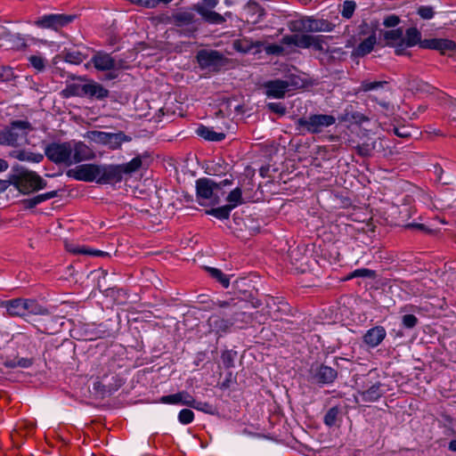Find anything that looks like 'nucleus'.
I'll return each mask as SVG.
<instances>
[{
  "mask_svg": "<svg viewBox=\"0 0 456 456\" xmlns=\"http://www.w3.org/2000/svg\"><path fill=\"white\" fill-rule=\"evenodd\" d=\"M142 159V156H136L131 161L122 165H98L97 183L113 184L121 182L123 175H131L141 168Z\"/></svg>",
  "mask_w": 456,
  "mask_h": 456,
  "instance_id": "nucleus-1",
  "label": "nucleus"
},
{
  "mask_svg": "<svg viewBox=\"0 0 456 456\" xmlns=\"http://www.w3.org/2000/svg\"><path fill=\"white\" fill-rule=\"evenodd\" d=\"M17 174L11 176V183L23 194H29L34 191L45 189L47 183L36 172L29 171L21 167H14Z\"/></svg>",
  "mask_w": 456,
  "mask_h": 456,
  "instance_id": "nucleus-2",
  "label": "nucleus"
},
{
  "mask_svg": "<svg viewBox=\"0 0 456 456\" xmlns=\"http://www.w3.org/2000/svg\"><path fill=\"white\" fill-rule=\"evenodd\" d=\"M34 127L27 120H13L9 126L0 131V145L18 147L20 141L26 140L29 132Z\"/></svg>",
  "mask_w": 456,
  "mask_h": 456,
  "instance_id": "nucleus-3",
  "label": "nucleus"
},
{
  "mask_svg": "<svg viewBox=\"0 0 456 456\" xmlns=\"http://www.w3.org/2000/svg\"><path fill=\"white\" fill-rule=\"evenodd\" d=\"M232 179L225 178L220 182H216L210 178H200L196 181V193L200 200H209L211 205H216L220 202L218 190L224 186L231 185Z\"/></svg>",
  "mask_w": 456,
  "mask_h": 456,
  "instance_id": "nucleus-4",
  "label": "nucleus"
},
{
  "mask_svg": "<svg viewBox=\"0 0 456 456\" xmlns=\"http://www.w3.org/2000/svg\"><path fill=\"white\" fill-rule=\"evenodd\" d=\"M336 118L332 115L327 114H314L306 118H300L297 120V129L302 132H308L310 134H319L324 127L334 125Z\"/></svg>",
  "mask_w": 456,
  "mask_h": 456,
  "instance_id": "nucleus-5",
  "label": "nucleus"
},
{
  "mask_svg": "<svg viewBox=\"0 0 456 456\" xmlns=\"http://www.w3.org/2000/svg\"><path fill=\"white\" fill-rule=\"evenodd\" d=\"M72 143L70 142H51L45 148L46 158L56 165L64 164L71 166L72 161Z\"/></svg>",
  "mask_w": 456,
  "mask_h": 456,
  "instance_id": "nucleus-6",
  "label": "nucleus"
},
{
  "mask_svg": "<svg viewBox=\"0 0 456 456\" xmlns=\"http://www.w3.org/2000/svg\"><path fill=\"white\" fill-rule=\"evenodd\" d=\"M298 80L299 77L297 76L291 75L285 80L274 79L267 81L264 84L265 94L268 97L276 99L284 98L288 91L298 86Z\"/></svg>",
  "mask_w": 456,
  "mask_h": 456,
  "instance_id": "nucleus-7",
  "label": "nucleus"
},
{
  "mask_svg": "<svg viewBox=\"0 0 456 456\" xmlns=\"http://www.w3.org/2000/svg\"><path fill=\"white\" fill-rule=\"evenodd\" d=\"M334 25L325 20H315L312 18H303L291 23L290 29L299 33H312L321 31H331Z\"/></svg>",
  "mask_w": 456,
  "mask_h": 456,
  "instance_id": "nucleus-8",
  "label": "nucleus"
},
{
  "mask_svg": "<svg viewBox=\"0 0 456 456\" xmlns=\"http://www.w3.org/2000/svg\"><path fill=\"white\" fill-rule=\"evenodd\" d=\"M169 22L177 27V33L186 37H191L197 31L195 25V15L191 12H179L173 13L169 18Z\"/></svg>",
  "mask_w": 456,
  "mask_h": 456,
  "instance_id": "nucleus-9",
  "label": "nucleus"
},
{
  "mask_svg": "<svg viewBox=\"0 0 456 456\" xmlns=\"http://www.w3.org/2000/svg\"><path fill=\"white\" fill-rule=\"evenodd\" d=\"M98 165L83 164L75 168L69 169L66 172L67 176L72 177L77 181L97 182Z\"/></svg>",
  "mask_w": 456,
  "mask_h": 456,
  "instance_id": "nucleus-10",
  "label": "nucleus"
},
{
  "mask_svg": "<svg viewBox=\"0 0 456 456\" xmlns=\"http://www.w3.org/2000/svg\"><path fill=\"white\" fill-rule=\"evenodd\" d=\"M74 20L73 15L66 14H49L45 15L41 19L35 21V25L44 28H53L57 30Z\"/></svg>",
  "mask_w": 456,
  "mask_h": 456,
  "instance_id": "nucleus-11",
  "label": "nucleus"
},
{
  "mask_svg": "<svg viewBox=\"0 0 456 456\" xmlns=\"http://www.w3.org/2000/svg\"><path fill=\"white\" fill-rule=\"evenodd\" d=\"M385 394L384 385L377 381L375 383H366L358 390V395L364 403H374Z\"/></svg>",
  "mask_w": 456,
  "mask_h": 456,
  "instance_id": "nucleus-12",
  "label": "nucleus"
},
{
  "mask_svg": "<svg viewBox=\"0 0 456 456\" xmlns=\"http://www.w3.org/2000/svg\"><path fill=\"white\" fill-rule=\"evenodd\" d=\"M199 65L202 69L219 65L224 59V54L216 50H200L196 55Z\"/></svg>",
  "mask_w": 456,
  "mask_h": 456,
  "instance_id": "nucleus-13",
  "label": "nucleus"
},
{
  "mask_svg": "<svg viewBox=\"0 0 456 456\" xmlns=\"http://www.w3.org/2000/svg\"><path fill=\"white\" fill-rule=\"evenodd\" d=\"M78 79L81 81H86V79L82 77H79ZM109 94L110 92L108 89L94 80H87V83L84 84V97L103 100L109 96Z\"/></svg>",
  "mask_w": 456,
  "mask_h": 456,
  "instance_id": "nucleus-14",
  "label": "nucleus"
},
{
  "mask_svg": "<svg viewBox=\"0 0 456 456\" xmlns=\"http://www.w3.org/2000/svg\"><path fill=\"white\" fill-rule=\"evenodd\" d=\"M86 59V55L80 51L65 49L53 58V62L55 66L60 64L61 61H66L70 64L78 65L82 63Z\"/></svg>",
  "mask_w": 456,
  "mask_h": 456,
  "instance_id": "nucleus-15",
  "label": "nucleus"
},
{
  "mask_svg": "<svg viewBox=\"0 0 456 456\" xmlns=\"http://www.w3.org/2000/svg\"><path fill=\"white\" fill-rule=\"evenodd\" d=\"M94 67L99 70H111L121 68V61H117L107 53H97L93 58Z\"/></svg>",
  "mask_w": 456,
  "mask_h": 456,
  "instance_id": "nucleus-16",
  "label": "nucleus"
},
{
  "mask_svg": "<svg viewBox=\"0 0 456 456\" xmlns=\"http://www.w3.org/2000/svg\"><path fill=\"white\" fill-rule=\"evenodd\" d=\"M338 376V371L333 368L322 364L318 366L313 374L314 379L322 384L332 383Z\"/></svg>",
  "mask_w": 456,
  "mask_h": 456,
  "instance_id": "nucleus-17",
  "label": "nucleus"
},
{
  "mask_svg": "<svg viewBox=\"0 0 456 456\" xmlns=\"http://www.w3.org/2000/svg\"><path fill=\"white\" fill-rule=\"evenodd\" d=\"M386 335V330L382 326H376L365 333L363 341L367 346L375 347L384 340Z\"/></svg>",
  "mask_w": 456,
  "mask_h": 456,
  "instance_id": "nucleus-18",
  "label": "nucleus"
},
{
  "mask_svg": "<svg viewBox=\"0 0 456 456\" xmlns=\"http://www.w3.org/2000/svg\"><path fill=\"white\" fill-rule=\"evenodd\" d=\"M264 45L262 41H252L248 38L236 39L232 43L233 49L237 52L247 53L253 49H256L255 53H258L261 52V47Z\"/></svg>",
  "mask_w": 456,
  "mask_h": 456,
  "instance_id": "nucleus-19",
  "label": "nucleus"
},
{
  "mask_svg": "<svg viewBox=\"0 0 456 456\" xmlns=\"http://www.w3.org/2000/svg\"><path fill=\"white\" fill-rule=\"evenodd\" d=\"M196 11L206 22L210 24H223L226 21L225 16H232L231 12H226L224 15H222L205 7H196Z\"/></svg>",
  "mask_w": 456,
  "mask_h": 456,
  "instance_id": "nucleus-20",
  "label": "nucleus"
},
{
  "mask_svg": "<svg viewBox=\"0 0 456 456\" xmlns=\"http://www.w3.org/2000/svg\"><path fill=\"white\" fill-rule=\"evenodd\" d=\"M72 161H74V164L94 158L92 150L82 142H75L74 145L72 144Z\"/></svg>",
  "mask_w": 456,
  "mask_h": 456,
  "instance_id": "nucleus-21",
  "label": "nucleus"
},
{
  "mask_svg": "<svg viewBox=\"0 0 456 456\" xmlns=\"http://www.w3.org/2000/svg\"><path fill=\"white\" fill-rule=\"evenodd\" d=\"M10 157L20 161L40 163L44 159V154L35 153L26 150H14L9 153Z\"/></svg>",
  "mask_w": 456,
  "mask_h": 456,
  "instance_id": "nucleus-22",
  "label": "nucleus"
},
{
  "mask_svg": "<svg viewBox=\"0 0 456 456\" xmlns=\"http://www.w3.org/2000/svg\"><path fill=\"white\" fill-rule=\"evenodd\" d=\"M346 54V53L341 47L329 45L325 49V56H322L321 60L327 63L341 61L345 59Z\"/></svg>",
  "mask_w": 456,
  "mask_h": 456,
  "instance_id": "nucleus-23",
  "label": "nucleus"
},
{
  "mask_svg": "<svg viewBox=\"0 0 456 456\" xmlns=\"http://www.w3.org/2000/svg\"><path fill=\"white\" fill-rule=\"evenodd\" d=\"M22 304V298H15L3 302V305L6 308L8 314L11 316H25Z\"/></svg>",
  "mask_w": 456,
  "mask_h": 456,
  "instance_id": "nucleus-24",
  "label": "nucleus"
},
{
  "mask_svg": "<svg viewBox=\"0 0 456 456\" xmlns=\"http://www.w3.org/2000/svg\"><path fill=\"white\" fill-rule=\"evenodd\" d=\"M196 132L198 135L208 141L220 142L225 138L224 132H215L212 128L205 126L198 127Z\"/></svg>",
  "mask_w": 456,
  "mask_h": 456,
  "instance_id": "nucleus-25",
  "label": "nucleus"
},
{
  "mask_svg": "<svg viewBox=\"0 0 456 456\" xmlns=\"http://www.w3.org/2000/svg\"><path fill=\"white\" fill-rule=\"evenodd\" d=\"M340 120L345 122L362 124L368 121L369 118L362 113L354 110L352 106H350V108H346L345 110V112L342 115Z\"/></svg>",
  "mask_w": 456,
  "mask_h": 456,
  "instance_id": "nucleus-26",
  "label": "nucleus"
},
{
  "mask_svg": "<svg viewBox=\"0 0 456 456\" xmlns=\"http://www.w3.org/2000/svg\"><path fill=\"white\" fill-rule=\"evenodd\" d=\"M132 138L126 135L123 132L118 133H110L109 140L107 145L111 150H118L121 147L123 142H131Z\"/></svg>",
  "mask_w": 456,
  "mask_h": 456,
  "instance_id": "nucleus-27",
  "label": "nucleus"
},
{
  "mask_svg": "<svg viewBox=\"0 0 456 456\" xmlns=\"http://www.w3.org/2000/svg\"><path fill=\"white\" fill-rule=\"evenodd\" d=\"M376 44V37L375 35H371L362 42L359 44V45L354 49V55L356 56H364L370 53Z\"/></svg>",
  "mask_w": 456,
  "mask_h": 456,
  "instance_id": "nucleus-28",
  "label": "nucleus"
},
{
  "mask_svg": "<svg viewBox=\"0 0 456 456\" xmlns=\"http://www.w3.org/2000/svg\"><path fill=\"white\" fill-rule=\"evenodd\" d=\"M22 305L25 315L28 314L44 315L48 313L46 308L41 306L36 300L33 299H23Z\"/></svg>",
  "mask_w": 456,
  "mask_h": 456,
  "instance_id": "nucleus-29",
  "label": "nucleus"
},
{
  "mask_svg": "<svg viewBox=\"0 0 456 456\" xmlns=\"http://www.w3.org/2000/svg\"><path fill=\"white\" fill-rule=\"evenodd\" d=\"M421 40V34L419 29L415 27L409 28L405 31V37L403 41L406 43V46L411 47L416 45H419Z\"/></svg>",
  "mask_w": 456,
  "mask_h": 456,
  "instance_id": "nucleus-30",
  "label": "nucleus"
},
{
  "mask_svg": "<svg viewBox=\"0 0 456 456\" xmlns=\"http://www.w3.org/2000/svg\"><path fill=\"white\" fill-rule=\"evenodd\" d=\"M384 39L387 45H395V44L403 40V29L398 28L395 29L387 30L384 33Z\"/></svg>",
  "mask_w": 456,
  "mask_h": 456,
  "instance_id": "nucleus-31",
  "label": "nucleus"
},
{
  "mask_svg": "<svg viewBox=\"0 0 456 456\" xmlns=\"http://www.w3.org/2000/svg\"><path fill=\"white\" fill-rule=\"evenodd\" d=\"M4 39H5V46L8 49L21 50L27 45L24 39L19 35H12L10 32L9 36L5 37Z\"/></svg>",
  "mask_w": 456,
  "mask_h": 456,
  "instance_id": "nucleus-32",
  "label": "nucleus"
},
{
  "mask_svg": "<svg viewBox=\"0 0 456 456\" xmlns=\"http://www.w3.org/2000/svg\"><path fill=\"white\" fill-rule=\"evenodd\" d=\"M61 95L65 98L73 96L84 97V84H70L61 91Z\"/></svg>",
  "mask_w": 456,
  "mask_h": 456,
  "instance_id": "nucleus-33",
  "label": "nucleus"
},
{
  "mask_svg": "<svg viewBox=\"0 0 456 456\" xmlns=\"http://www.w3.org/2000/svg\"><path fill=\"white\" fill-rule=\"evenodd\" d=\"M436 50L439 51L442 54L454 52L456 51V43L446 38H437Z\"/></svg>",
  "mask_w": 456,
  "mask_h": 456,
  "instance_id": "nucleus-34",
  "label": "nucleus"
},
{
  "mask_svg": "<svg viewBox=\"0 0 456 456\" xmlns=\"http://www.w3.org/2000/svg\"><path fill=\"white\" fill-rule=\"evenodd\" d=\"M98 287L100 289H103L108 292L107 296H114L115 293L118 294V297H119L118 304H124L126 301V292L120 289H115L113 287L106 286L105 284H102V281H98Z\"/></svg>",
  "mask_w": 456,
  "mask_h": 456,
  "instance_id": "nucleus-35",
  "label": "nucleus"
},
{
  "mask_svg": "<svg viewBox=\"0 0 456 456\" xmlns=\"http://www.w3.org/2000/svg\"><path fill=\"white\" fill-rule=\"evenodd\" d=\"M232 209L229 205L206 210L207 215L214 216L218 219H228Z\"/></svg>",
  "mask_w": 456,
  "mask_h": 456,
  "instance_id": "nucleus-36",
  "label": "nucleus"
},
{
  "mask_svg": "<svg viewBox=\"0 0 456 456\" xmlns=\"http://www.w3.org/2000/svg\"><path fill=\"white\" fill-rule=\"evenodd\" d=\"M207 271L209 275L218 281L224 288H228L230 285V279L228 276L224 274L221 270L214 267H207Z\"/></svg>",
  "mask_w": 456,
  "mask_h": 456,
  "instance_id": "nucleus-37",
  "label": "nucleus"
},
{
  "mask_svg": "<svg viewBox=\"0 0 456 456\" xmlns=\"http://www.w3.org/2000/svg\"><path fill=\"white\" fill-rule=\"evenodd\" d=\"M226 200L229 202V206L234 208L239 204L242 203V191L240 188L237 187L232 190L227 196Z\"/></svg>",
  "mask_w": 456,
  "mask_h": 456,
  "instance_id": "nucleus-38",
  "label": "nucleus"
},
{
  "mask_svg": "<svg viewBox=\"0 0 456 456\" xmlns=\"http://www.w3.org/2000/svg\"><path fill=\"white\" fill-rule=\"evenodd\" d=\"M330 38V37L325 36H314V39L312 42L311 47L314 48L315 51L320 52L321 53L325 56V49L327 46V39Z\"/></svg>",
  "mask_w": 456,
  "mask_h": 456,
  "instance_id": "nucleus-39",
  "label": "nucleus"
},
{
  "mask_svg": "<svg viewBox=\"0 0 456 456\" xmlns=\"http://www.w3.org/2000/svg\"><path fill=\"white\" fill-rule=\"evenodd\" d=\"M237 356V352L233 350H226L221 355L222 362L227 369L234 366V360Z\"/></svg>",
  "mask_w": 456,
  "mask_h": 456,
  "instance_id": "nucleus-40",
  "label": "nucleus"
},
{
  "mask_svg": "<svg viewBox=\"0 0 456 456\" xmlns=\"http://www.w3.org/2000/svg\"><path fill=\"white\" fill-rule=\"evenodd\" d=\"M387 85V81H374L370 82L368 80H363L361 83L360 90L362 92H368L370 90H376L379 88L383 87L384 86Z\"/></svg>",
  "mask_w": 456,
  "mask_h": 456,
  "instance_id": "nucleus-41",
  "label": "nucleus"
},
{
  "mask_svg": "<svg viewBox=\"0 0 456 456\" xmlns=\"http://www.w3.org/2000/svg\"><path fill=\"white\" fill-rule=\"evenodd\" d=\"M355 151L357 154L363 158H369L372 155V147H371V142H364L361 144H358L355 147Z\"/></svg>",
  "mask_w": 456,
  "mask_h": 456,
  "instance_id": "nucleus-42",
  "label": "nucleus"
},
{
  "mask_svg": "<svg viewBox=\"0 0 456 456\" xmlns=\"http://www.w3.org/2000/svg\"><path fill=\"white\" fill-rule=\"evenodd\" d=\"M338 414L339 409L338 407L330 408L324 416V423L329 427L333 426L337 421Z\"/></svg>",
  "mask_w": 456,
  "mask_h": 456,
  "instance_id": "nucleus-43",
  "label": "nucleus"
},
{
  "mask_svg": "<svg viewBox=\"0 0 456 456\" xmlns=\"http://www.w3.org/2000/svg\"><path fill=\"white\" fill-rule=\"evenodd\" d=\"M314 36L308 34H297V46L300 48H310Z\"/></svg>",
  "mask_w": 456,
  "mask_h": 456,
  "instance_id": "nucleus-44",
  "label": "nucleus"
},
{
  "mask_svg": "<svg viewBox=\"0 0 456 456\" xmlns=\"http://www.w3.org/2000/svg\"><path fill=\"white\" fill-rule=\"evenodd\" d=\"M356 4L354 1H345L343 4L342 16L346 19H350L355 10Z\"/></svg>",
  "mask_w": 456,
  "mask_h": 456,
  "instance_id": "nucleus-45",
  "label": "nucleus"
},
{
  "mask_svg": "<svg viewBox=\"0 0 456 456\" xmlns=\"http://www.w3.org/2000/svg\"><path fill=\"white\" fill-rule=\"evenodd\" d=\"M417 13L423 20H430L434 17L435 11L432 6L422 5L418 8Z\"/></svg>",
  "mask_w": 456,
  "mask_h": 456,
  "instance_id": "nucleus-46",
  "label": "nucleus"
},
{
  "mask_svg": "<svg viewBox=\"0 0 456 456\" xmlns=\"http://www.w3.org/2000/svg\"><path fill=\"white\" fill-rule=\"evenodd\" d=\"M183 394L182 392L169 395H164L160 398V403H179L183 401Z\"/></svg>",
  "mask_w": 456,
  "mask_h": 456,
  "instance_id": "nucleus-47",
  "label": "nucleus"
},
{
  "mask_svg": "<svg viewBox=\"0 0 456 456\" xmlns=\"http://www.w3.org/2000/svg\"><path fill=\"white\" fill-rule=\"evenodd\" d=\"M110 133L102 132V131H92L91 138L99 143H102L107 145L109 140Z\"/></svg>",
  "mask_w": 456,
  "mask_h": 456,
  "instance_id": "nucleus-48",
  "label": "nucleus"
},
{
  "mask_svg": "<svg viewBox=\"0 0 456 456\" xmlns=\"http://www.w3.org/2000/svg\"><path fill=\"white\" fill-rule=\"evenodd\" d=\"M194 419V413L189 409H183L179 412L178 419L183 424H189Z\"/></svg>",
  "mask_w": 456,
  "mask_h": 456,
  "instance_id": "nucleus-49",
  "label": "nucleus"
},
{
  "mask_svg": "<svg viewBox=\"0 0 456 456\" xmlns=\"http://www.w3.org/2000/svg\"><path fill=\"white\" fill-rule=\"evenodd\" d=\"M15 77L13 70L10 67H0V80L9 82Z\"/></svg>",
  "mask_w": 456,
  "mask_h": 456,
  "instance_id": "nucleus-50",
  "label": "nucleus"
},
{
  "mask_svg": "<svg viewBox=\"0 0 456 456\" xmlns=\"http://www.w3.org/2000/svg\"><path fill=\"white\" fill-rule=\"evenodd\" d=\"M58 196V191H52L46 193L38 194L34 197L36 204L38 205L45 200H51Z\"/></svg>",
  "mask_w": 456,
  "mask_h": 456,
  "instance_id": "nucleus-51",
  "label": "nucleus"
},
{
  "mask_svg": "<svg viewBox=\"0 0 456 456\" xmlns=\"http://www.w3.org/2000/svg\"><path fill=\"white\" fill-rule=\"evenodd\" d=\"M58 196V191H52L46 193L38 194L34 197L36 204L38 205L45 200H51Z\"/></svg>",
  "mask_w": 456,
  "mask_h": 456,
  "instance_id": "nucleus-52",
  "label": "nucleus"
},
{
  "mask_svg": "<svg viewBox=\"0 0 456 456\" xmlns=\"http://www.w3.org/2000/svg\"><path fill=\"white\" fill-rule=\"evenodd\" d=\"M400 21L401 20L399 16L395 14H390L384 19L383 25L386 28H395L400 23Z\"/></svg>",
  "mask_w": 456,
  "mask_h": 456,
  "instance_id": "nucleus-53",
  "label": "nucleus"
},
{
  "mask_svg": "<svg viewBox=\"0 0 456 456\" xmlns=\"http://www.w3.org/2000/svg\"><path fill=\"white\" fill-rule=\"evenodd\" d=\"M267 108L280 116H283L286 113V107L281 102H270L267 104Z\"/></svg>",
  "mask_w": 456,
  "mask_h": 456,
  "instance_id": "nucleus-54",
  "label": "nucleus"
},
{
  "mask_svg": "<svg viewBox=\"0 0 456 456\" xmlns=\"http://www.w3.org/2000/svg\"><path fill=\"white\" fill-rule=\"evenodd\" d=\"M29 61L38 71H42L45 69V60L41 56L31 55L29 57Z\"/></svg>",
  "mask_w": 456,
  "mask_h": 456,
  "instance_id": "nucleus-55",
  "label": "nucleus"
},
{
  "mask_svg": "<svg viewBox=\"0 0 456 456\" xmlns=\"http://www.w3.org/2000/svg\"><path fill=\"white\" fill-rule=\"evenodd\" d=\"M418 323V318L413 314H405L403 316V324L405 328L412 329Z\"/></svg>",
  "mask_w": 456,
  "mask_h": 456,
  "instance_id": "nucleus-56",
  "label": "nucleus"
},
{
  "mask_svg": "<svg viewBox=\"0 0 456 456\" xmlns=\"http://www.w3.org/2000/svg\"><path fill=\"white\" fill-rule=\"evenodd\" d=\"M265 51L267 54L281 55L284 52V48L279 45H268L265 47Z\"/></svg>",
  "mask_w": 456,
  "mask_h": 456,
  "instance_id": "nucleus-57",
  "label": "nucleus"
},
{
  "mask_svg": "<svg viewBox=\"0 0 456 456\" xmlns=\"http://www.w3.org/2000/svg\"><path fill=\"white\" fill-rule=\"evenodd\" d=\"M394 133L398 136L402 138H408L411 134V131L408 126H394L393 128Z\"/></svg>",
  "mask_w": 456,
  "mask_h": 456,
  "instance_id": "nucleus-58",
  "label": "nucleus"
},
{
  "mask_svg": "<svg viewBox=\"0 0 456 456\" xmlns=\"http://www.w3.org/2000/svg\"><path fill=\"white\" fill-rule=\"evenodd\" d=\"M242 305H246L244 301L234 302V299L231 301H218L217 305L219 307H228V306H236L237 309L241 310L243 308Z\"/></svg>",
  "mask_w": 456,
  "mask_h": 456,
  "instance_id": "nucleus-59",
  "label": "nucleus"
},
{
  "mask_svg": "<svg viewBox=\"0 0 456 456\" xmlns=\"http://www.w3.org/2000/svg\"><path fill=\"white\" fill-rule=\"evenodd\" d=\"M354 277H367L373 278L375 276V272L370 269H358L355 270L353 273Z\"/></svg>",
  "mask_w": 456,
  "mask_h": 456,
  "instance_id": "nucleus-60",
  "label": "nucleus"
},
{
  "mask_svg": "<svg viewBox=\"0 0 456 456\" xmlns=\"http://www.w3.org/2000/svg\"><path fill=\"white\" fill-rule=\"evenodd\" d=\"M437 38L420 40L419 46L424 49H436Z\"/></svg>",
  "mask_w": 456,
  "mask_h": 456,
  "instance_id": "nucleus-61",
  "label": "nucleus"
},
{
  "mask_svg": "<svg viewBox=\"0 0 456 456\" xmlns=\"http://www.w3.org/2000/svg\"><path fill=\"white\" fill-rule=\"evenodd\" d=\"M371 147L373 151L382 152L385 151L384 141L381 138H376L371 141Z\"/></svg>",
  "mask_w": 456,
  "mask_h": 456,
  "instance_id": "nucleus-62",
  "label": "nucleus"
},
{
  "mask_svg": "<svg viewBox=\"0 0 456 456\" xmlns=\"http://www.w3.org/2000/svg\"><path fill=\"white\" fill-rule=\"evenodd\" d=\"M191 408H194L196 410H200V411H205V412H208V411H211L212 406L209 403H208L197 402L195 400L194 401V405H192Z\"/></svg>",
  "mask_w": 456,
  "mask_h": 456,
  "instance_id": "nucleus-63",
  "label": "nucleus"
},
{
  "mask_svg": "<svg viewBox=\"0 0 456 456\" xmlns=\"http://www.w3.org/2000/svg\"><path fill=\"white\" fill-rule=\"evenodd\" d=\"M297 34L285 36L281 39V41L284 45H293L295 46H297Z\"/></svg>",
  "mask_w": 456,
  "mask_h": 456,
  "instance_id": "nucleus-64",
  "label": "nucleus"
}]
</instances>
